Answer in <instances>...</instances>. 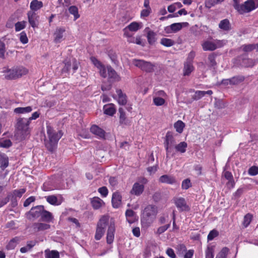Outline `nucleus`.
Here are the masks:
<instances>
[{
	"label": "nucleus",
	"mask_w": 258,
	"mask_h": 258,
	"mask_svg": "<svg viewBox=\"0 0 258 258\" xmlns=\"http://www.w3.org/2000/svg\"><path fill=\"white\" fill-rule=\"evenodd\" d=\"M47 134L48 139L45 141V145L47 149L52 152L62 137V133L61 131L56 132L51 126H47Z\"/></svg>",
	"instance_id": "f257e3e1"
},
{
	"label": "nucleus",
	"mask_w": 258,
	"mask_h": 258,
	"mask_svg": "<svg viewBox=\"0 0 258 258\" xmlns=\"http://www.w3.org/2000/svg\"><path fill=\"white\" fill-rule=\"evenodd\" d=\"M158 213V208L153 205L147 206L143 212L141 219L144 226L149 227L155 220Z\"/></svg>",
	"instance_id": "f03ea898"
},
{
	"label": "nucleus",
	"mask_w": 258,
	"mask_h": 258,
	"mask_svg": "<svg viewBox=\"0 0 258 258\" xmlns=\"http://www.w3.org/2000/svg\"><path fill=\"white\" fill-rule=\"evenodd\" d=\"M225 44L224 40L213 39L212 37L204 41L202 44V47L204 51H214L218 48L224 46Z\"/></svg>",
	"instance_id": "7ed1b4c3"
},
{
	"label": "nucleus",
	"mask_w": 258,
	"mask_h": 258,
	"mask_svg": "<svg viewBox=\"0 0 258 258\" xmlns=\"http://www.w3.org/2000/svg\"><path fill=\"white\" fill-rule=\"evenodd\" d=\"M30 122L27 119V118H19L17 119L15 127L22 135L25 136L30 133Z\"/></svg>",
	"instance_id": "20e7f679"
},
{
	"label": "nucleus",
	"mask_w": 258,
	"mask_h": 258,
	"mask_svg": "<svg viewBox=\"0 0 258 258\" xmlns=\"http://www.w3.org/2000/svg\"><path fill=\"white\" fill-rule=\"evenodd\" d=\"M164 144L167 157L170 154H171L172 156H174L175 154L172 152V151L173 147L175 146V140L170 132L167 133Z\"/></svg>",
	"instance_id": "39448f33"
},
{
	"label": "nucleus",
	"mask_w": 258,
	"mask_h": 258,
	"mask_svg": "<svg viewBox=\"0 0 258 258\" xmlns=\"http://www.w3.org/2000/svg\"><path fill=\"white\" fill-rule=\"evenodd\" d=\"M132 63L143 71L151 72L154 70V66L150 62L146 61L142 59H133Z\"/></svg>",
	"instance_id": "423d86ee"
},
{
	"label": "nucleus",
	"mask_w": 258,
	"mask_h": 258,
	"mask_svg": "<svg viewBox=\"0 0 258 258\" xmlns=\"http://www.w3.org/2000/svg\"><path fill=\"white\" fill-rule=\"evenodd\" d=\"M142 182V183L136 182L133 184L132 188L130 191V194L131 195L139 196L142 194L145 188L144 184L147 183V180L146 178H143Z\"/></svg>",
	"instance_id": "0eeeda50"
},
{
	"label": "nucleus",
	"mask_w": 258,
	"mask_h": 258,
	"mask_svg": "<svg viewBox=\"0 0 258 258\" xmlns=\"http://www.w3.org/2000/svg\"><path fill=\"white\" fill-rule=\"evenodd\" d=\"M174 203L180 212L188 211L190 210L189 206L187 205L185 200L183 198H175L174 199Z\"/></svg>",
	"instance_id": "6e6552de"
},
{
	"label": "nucleus",
	"mask_w": 258,
	"mask_h": 258,
	"mask_svg": "<svg viewBox=\"0 0 258 258\" xmlns=\"http://www.w3.org/2000/svg\"><path fill=\"white\" fill-rule=\"evenodd\" d=\"M254 9H255L254 7L253 6V4H252L251 0H247L243 4H241L237 11L240 14H243L245 13H249Z\"/></svg>",
	"instance_id": "1a4fd4ad"
},
{
	"label": "nucleus",
	"mask_w": 258,
	"mask_h": 258,
	"mask_svg": "<svg viewBox=\"0 0 258 258\" xmlns=\"http://www.w3.org/2000/svg\"><path fill=\"white\" fill-rule=\"evenodd\" d=\"M188 23H173L171 25L167 26L165 28L164 31L166 33L170 34L172 33H176L177 32L180 31L182 28L183 25H187Z\"/></svg>",
	"instance_id": "9d476101"
},
{
	"label": "nucleus",
	"mask_w": 258,
	"mask_h": 258,
	"mask_svg": "<svg viewBox=\"0 0 258 258\" xmlns=\"http://www.w3.org/2000/svg\"><path fill=\"white\" fill-rule=\"evenodd\" d=\"M28 22L32 27L35 28L37 27L39 16L37 14L33 11H28L27 13Z\"/></svg>",
	"instance_id": "9b49d317"
},
{
	"label": "nucleus",
	"mask_w": 258,
	"mask_h": 258,
	"mask_svg": "<svg viewBox=\"0 0 258 258\" xmlns=\"http://www.w3.org/2000/svg\"><path fill=\"white\" fill-rule=\"evenodd\" d=\"M90 132L98 139H105V131L96 125H93L90 127Z\"/></svg>",
	"instance_id": "f8f14e48"
},
{
	"label": "nucleus",
	"mask_w": 258,
	"mask_h": 258,
	"mask_svg": "<svg viewBox=\"0 0 258 258\" xmlns=\"http://www.w3.org/2000/svg\"><path fill=\"white\" fill-rule=\"evenodd\" d=\"M114 232H115V225L114 223L111 222L108 227L107 233V242L108 244H111L113 241L114 237Z\"/></svg>",
	"instance_id": "ddd939ff"
},
{
	"label": "nucleus",
	"mask_w": 258,
	"mask_h": 258,
	"mask_svg": "<svg viewBox=\"0 0 258 258\" xmlns=\"http://www.w3.org/2000/svg\"><path fill=\"white\" fill-rule=\"evenodd\" d=\"M107 76L108 78L112 81H119L120 80V77L117 74L116 71L112 68L110 66L107 67Z\"/></svg>",
	"instance_id": "4468645a"
},
{
	"label": "nucleus",
	"mask_w": 258,
	"mask_h": 258,
	"mask_svg": "<svg viewBox=\"0 0 258 258\" xmlns=\"http://www.w3.org/2000/svg\"><path fill=\"white\" fill-rule=\"evenodd\" d=\"M121 196L118 192L113 194L112 197V204L113 208H118L121 204Z\"/></svg>",
	"instance_id": "2eb2a0df"
},
{
	"label": "nucleus",
	"mask_w": 258,
	"mask_h": 258,
	"mask_svg": "<svg viewBox=\"0 0 258 258\" xmlns=\"http://www.w3.org/2000/svg\"><path fill=\"white\" fill-rule=\"evenodd\" d=\"M3 72L4 73L5 78L7 80H13L17 79V76L15 69H10L4 68Z\"/></svg>",
	"instance_id": "dca6fc26"
},
{
	"label": "nucleus",
	"mask_w": 258,
	"mask_h": 258,
	"mask_svg": "<svg viewBox=\"0 0 258 258\" xmlns=\"http://www.w3.org/2000/svg\"><path fill=\"white\" fill-rule=\"evenodd\" d=\"M44 207L43 206H37L31 208L29 214L34 218H38L41 216Z\"/></svg>",
	"instance_id": "f3484780"
},
{
	"label": "nucleus",
	"mask_w": 258,
	"mask_h": 258,
	"mask_svg": "<svg viewBox=\"0 0 258 258\" xmlns=\"http://www.w3.org/2000/svg\"><path fill=\"white\" fill-rule=\"evenodd\" d=\"M119 113V123L121 125H128L130 124V121L126 117L125 113L122 108H119L118 109Z\"/></svg>",
	"instance_id": "a211bd4d"
},
{
	"label": "nucleus",
	"mask_w": 258,
	"mask_h": 258,
	"mask_svg": "<svg viewBox=\"0 0 258 258\" xmlns=\"http://www.w3.org/2000/svg\"><path fill=\"white\" fill-rule=\"evenodd\" d=\"M159 181L163 183L172 184L176 182V179L173 176L165 174L160 177Z\"/></svg>",
	"instance_id": "6ab92c4d"
},
{
	"label": "nucleus",
	"mask_w": 258,
	"mask_h": 258,
	"mask_svg": "<svg viewBox=\"0 0 258 258\" xmlns=\"http://www.w3.org/2000/svg\"><path fill=\"white\" fill-rule=\"evenodd\" d=\"M32 227L35 232H39L49 229L50 226L46 223H35L33 224Z\"/></svg>",
	"instance_id": "aec40b11"
},
{
	"label": "nucleus",
	"mask_w": 258,
	"mask_h": 258,
	"mask_svg": "<svg viewBox=\"0 0 258 258\" xmlns=\"http://www.w3.org/2000/svg\"><path fill=\"white\" fill-rule=\"evenodd\" d=\"M103 111L105 114L113 116L116 112V109L114 105L110 103L106 104L103 106Z\"/></svg>",
	"instance_id": "412c9836"
},
{
	"label": "nucleus",
	"mask_w": 258,
	"mask_h": 258,
	"mask_svg": "<svg viewBox=\"0 0 258 258\" xmlns=\"http://www.w3.org/2000/svg\"><path fill=\"white\" fill-rule=\"evenodd\" d=\"M91 203L94 209H99L104 205L105 203L103 200L98 197H94L91 199Z\"/></svg>",
	"instance_id": "4be33fe9"
},
{
	"label": "nucleus",
	"mask_w": 258,
	"mask_h": 258,
	"mask_svg": "<svg viewBox=\"0 0 258 258\" xmlns=\"http://www.w3.org/2000/svg\"><path fill=\"white\" fill-rule=\"evenodd\" d=\"M147 32V39L148 43L152 45L156 41V34L153 31L150 30L149 28L147 27L145 30Z\"/></svg>",
	"instance_id": "5701e85b"
},
{
	"label": "nucleus",
	"mask_w": 258,
	"mask_h": 258,
	"mask_svg": "<svg viewBox=\"0 0 258 258\" xmlns=\"http://www.w3.org/2000/svg\"><path fill=\"white\" fill-rule=\"evenodd\" d=\"M43 6V3L41 1H39L38 0H33L30 3V11L35 12V11H37L42 8Z\"/></svg>",
	"instance_id": "b1692460"
},
{
	"label": "nucleus",
	"mask_w": 258,
	"mask_h": 258,
	"mask_svg": "<svg viewBox=\"0 0 258 258\" xmlns=\"http://www.w3.org/2000/svg\"><path fill=\"white\" fill-rule=\"evenodd\" d=\"M9 158L4 154H0V168L4 170L9 166Z\"/></svg>",
	"instance_id": "393cba45"
},
{
	"label": "nucleus",
	"mask_w": 258,
	"mask_h": 258,
	"mask_svg": "<svg viewBox=\"0 0 258 258\" xmlns=\"http://www.w3.org/2000/svg\"><path fill=\"white\" fill-rule=\"evenodd\" d=\"M116 92L118 96V103L120 105H125L127 102L126 96L125 94H123L120 89H117Z\"/></svg>",
	"instance_id": "a878e982"
},
{
	"label": "nucleus",
	"mask_w": 258,
	"mask_h": 258,
	"mask_svg": "<svg viewBox=\"0 0 258 258\" xmlns=\"http://www.w3.org/2000/svg\"><path fill=\"white\" fill-rule=\"evenodd\" d=\"M32 111V107L28 106L25 107H17L14 109V112L17 114H26Z\"/></svg>",
	"instance_id": "bb28decb"
},
{
	"label": "nucleus",
	"mask_w": 258,
	"mask_h": 258,
	"mask_svg": "<svg viewBox=\"0 0 258 258\" xmlns=\"http://www.w3.org/2000/svg\"><path fill=\"white\" fill-rule=\"evenodd\" d=\"M194 67L192 63L189 61L185 62L183 68V75L188 76L194 71Z\"/></svg>",
	"instance_id": "cd10ccee"
},
{
	"label": "nucleus",
	"mask_w": 258,
	"mask_h": 258,
	"mask_svg": "<svg viewBox=\"0 0 258 258\" xmlns=\"http://www.w3.org/2000/svg\"><path fill=\"white\" fill-rule=\"evenodd\" d=\"M219 27L223 31H229L231 29L229 21L227 19L221 20L219 24Z\"/></svg>",
	"instance_id": "c85d7f7f"
},
{
	"label": "nucleus",
	"mask_w": 258,
	"mask_h": 258,
	"mask_svg": "<svg viewBox=\"0 0 258 258\" xmlns=\"http://www.w3.org/2000/svg\"><path fill=\"white\" fill-rule=\"evenodd\" d=\"M187 144L185 142H181L177 145H175L174 148L177 152L183 154L186 152Z\"/></svg>",
	"instance_id": "c756f323"
},
{
	"label": "nucleus",
	"mask_w": 258,
	"mask_h": 258,
	"mask_svg": "<svg viewBox=\"0 0 258 258\" xmlns=\"http://www.w3.org/2000/svg\"><path fill=\"white\" fill-rule=\"evenodd\" d=\"M65 31L66 30L63 28H58L56 29L54 33V41L56 43L60 42V40L63 37V33L65 32Z\"/></svg>",
	"instance_id": "7c9ffc66"
},
{
	"label": "nucleus",
	"mask_w": 258,
	"mask_h": 258,
	"mask_svg": "<svg viewBox=\"0 0 258 258\" xmlns=\"http://www.w3.org/2000/svg\"><path fill=\"white\" fill-rule=\"evenodd\" d=\"M46 201L52 205L58 206L61 204V202L59 201L57 198L54 195H51L45 197Z\"/></svg>",
	"instance_id": "2f4dec72"
},
{
	"label": "nucleus",
	"mask_w": 258,
	"mask_h": 258,
	"mask_svg": "<svg viewBox=\"0 0 258 258\" xmlns=\"http://www.w3.org/2000/svg\"><path fill=\"white\" fill-rule=\"evenodd\" d=\"M41 218L42 221L49 222L53 219V216L50 212L46 211L43 209V212H42L41 215Z\"/></svg>",
	"instance_id": "473e14b6"
},
{
	"label": "nucleus",
	"mask_w": 258,
	"mask_h": 258,
	"mask_svg": "<svg viewBox=\"0 0 258 258\" xmlns=\"http://www.w3.org/2000/svg\"><path fill=\"white\" fill-rule=\"evenodd\" d=\"M69 13L74 16V20L79 19L80 15L79 13L78 8L75 6H72L68 8Z\"/></svg>",
	"instance_id": "72a5a7b5"
},
{
	"label": "nucleus",
	"mask_w": 258,
	"mask_h": 258,
	"mask_svg": "<svg viewBox=\"0 0 258 258\" xmlns=\"http://www.w3.org/2000/svg\"><path fill=\"white\" fill-rule=\"evenodd\" d=\"M108 221L109 218L108 216H102L99 219L97 223V226L100 228H103L105 230L106 227L108 225Z\"/></svg>",
	"instance_id": "f704fd0d"
},
{
	"label": "nucleus",
	"mask_w": 258,
	"mask_h": 258,
	"mask_svg": "<svg viewBox=\"0 0 258 258\" xmlns=\"http://www.w3.org/2000/svg\"><path fill=\"white\" fill-rule=\"evenodd\" d=\"M44 253L45 258H60L59 252L56 250L46 249Z\"/></svg>",
	"instance_id": "c9c22d12"
},
{
	"label": "nucleus",
	"mask_w": 258,
	"mask_h": 258,
	"mask_svg": "<svg viewBox=\"0 0 258 258\" xmlns=\"http://www.w3.org/2000/svg\"><path fill=\"white\" fill-rule=\"evenodd\" d=\"M130 31L136 32L142 27V23L133 22L126 27Z\"/></svg>",
	"instance_id": "e433bc0d"
},
{
	"label": "nucleus",
	"mask_w": 258,
	"mask_h": 258,
	"mask_svg": "<svg viewBox=\"0 0 258 258\" xmlns=\"http://www.w3.org/2000/svg\"><path fill=\"white\" fill-rule=\"evenodd\" d=\"M25 188H21L19 189H15L14 190L12 193V198H21L22 195L26 192Z\"/></svg>",
	"instance_id": "4c0bfd02"
},
{
	"label": "nucleus",
	"mask_w": 258,
	"mask_h": 258,
	"mask_svg": "<svg viewBox=\"0 0 258 258\" xmlns=\"http://www.w3.org/2000/svg\"><path fill=\"white\" fill-rule=\"evenodd\" d=\"M17 78L22 77L23 75H26L28 73V70L23 67H19L14 68Z\"/></svg>",
	"instance_id": "58836bf2"
},
{
	"label": "nucleus",
	"mask_w": 258,
	"mask_h": 258,
	"mask_svg": "<svg viewBox=\"0 0 258 258\" xmlns=\"http://www.w3.org/2000/svg\"><path fill=\"white\" fill-rule=\"evenodd\" d=\"M184 126V123L180 120L176 121L174 124V127L176 129V131L178 133H181L183 132Z\"/></svg>",
	"instance_id": "ea45409f"
},
{
	"label": "nucleus",
	"mask_w": 258,
	"mask_h": 258,
	"mask_svg": "<svg viewBox=\"0 0 258 258\" xmlns=\"http://www.w3.org/2000/svg\"><path fill=\"white\" fill-rule=\"evenodd\" d=\"M19 241V238L17 237H16L12 239H11L9 243L7 245V248L8 249H14L17 245V243Z\"/></svg>",
	"instance_id": "a19ab883"
},
{
	"label": "nucleus",
	"mask_w": 258,
	"mask_h": 258,
	"mask_svg": "<svg viewBox=\"0 0 258 258\" xmlns=\"http://www.w3.org/2000/svg\"><path fill=\"white\" fill-rule=\"evenodd\" d=\"M105 231V230L103 228H100L97 226L95 235V239L97 240H100L104 234Z\"/></svg>",
	"instance_id": "79ce46f5"
},
{
	"label": "nucleus",
	"mask_w": 258,
	"mask_h": 258,
	"mask_svg": "<svg viewBox=\"0 0 258 258\" xmlns=\"http://www.w3.org/2000/svg\"><path fill=\"white\" fill-rule=\"evenodd\" d=\"M244 80V77L242 76H235L230 79L231 85H237L243 82Z\"/></svg>",
	"instance_id": "37998d69"
},
{
	"label": "nucleus",
	"mask_w": 258,
	"mask_h": 258,
	"mask_svg": "<svg viewBox=\"0 0 258 258\" xmlns=\"http://www.w3.org/2000/svg\"><path fill=\"white\" fill-rule=\"evenodd\" d=\"M160 43L166 47H170L174 45V41L169 38H163L160 40Z\"/></svg>",
	"instance_id": "c03bdc74"
},
{
	"label": "nucleus",
	"mask_w": 258,
	"mask_h": 258,
	"mask_svg": "<svg viewBox=\"0 0 258 258\" xmlns=\"http://www.w3.org/2000/svg\"><path fill=\"white\" fill-rule=\"evenodd\" d=\"M241 48L244 52H248L255 49V44H244L241 46Z\"/></svg>",
	"instance_id": "a18cd8bd"
},
{
	"label": "nucleus",
	"mask_w": 258,
	"mask_h": 258,
	"mask_svg": "<svg viewBox=\"0 0 258 258\" xmlns=\"http://www.w3.org/2000/svg\"><path fill=\"white\" fill-rule=\"evenodd\" d=\"M229 249L227 247H223L217 254L216 258H226Z\"/></svg>",
	"instance_id": "49530a36"
},
{
	"label": "nucleus",
	"mask_w": 258,
	"mask_h": 258,
	"mask_svg": "<svg viewBox=\"0 0 258 258\" xmlns=\"http://www.w3.org/2000/svg\"><path fill=\"white\" fill-rule=\"evenodd\" d=\"M206 258H214V248L213 246H208L206 251Z\"/></svg>",
	"instance_id": "de8ad7c7"
},
{
	"label": "nucleus",
	"mask_w": 258,
	"mask_h": 258,
	"mask_svg": "<svg viewBox=\"0 0 258 258\" xmlns=\"http://www.w3.org/2000/svg\"><path fill=\"white\" fill-rule=\"evenodd\" d=\"M224 0H206L205 6L207 8H210L215 5L223 2Z\"/></svg>",
	"instance_id": "09e8293b"
},
{
	"label": "nucleus",
	"mask_w": 258,
	"mask_h": 258,
	"mask_svg": "<svg viewBox=\"0 0 258 258\" xmlns=\"http://www.w3.org/2000/svg\"><path fill=\"white\" fill-rule=\"evenodd\" d=\"M134 214L135 212L132 210L129 209L126 211L125 215L126 219L130 223H133Z\"/></svg>",
	"instance_id": "8fccbe9b"
},
{
	"label": "nucleus",
	"mask_w": 258,
	"mask_h": 258,
	"mask_svg": "<svg viewBox=\"0 0 258 258\" xmlns=\"http://www.w3.org/2000/svg\"><path fill=\"white\" fill-rule=\"evenodd\" d=\"M252 218V216L250 214H247L244 217L243 225L245 227H247L250 223Z\"/></svg>",
	"instance_id": "3c124183"
},
{
	"label": "nucleus",
	"mask_w": 258,
	"mask_h": 258,
	"mask_svg": "<svg viewBox=\"0 0 258 258\" xmlns=\"http://www.w3.org/2000/svg\"><path fill=\"white\" fill-rule=\"evenodd\" d=\"M26 21H22L21 22H18L15 24V30L16 31H20L25 28L26 25Z\"/></svg>",
	"instance_id": "603ef678"
},
{
	"label": "nucleus",
	"mask_w": 258,
	"mask_h": 258,
	"mask_svg": "<svg viewBox=\"0 0 258 258\" xmlns=\"http://www.w3.org/2000/svg\"><path fill=\"white\" fill-rule=\"evenodd\" d=\"M153 102L156 106H161L165 103V100L163 98L156 97L153 98Z\"/></svg>",
	"instance_id": "864d4df0"
},
{
	"label": "nucleus",
	"mask_w": 258,
	"mask_h": 258,
	"mask_svg": "<svg viewBox=\"0 0 258 258\" xmlns=\"http://www.w3.org/2000/svg\"><path fill=\"white\" fill-rule=\"evenodd\" d=\"M19 39L20 42L23 44H26L28 42V39L26 33L25 31H22L19 34Z\"/></svg>",
	"instance_id": "5fc2aeb1"
},
{
	"label": "nucleus",
	"mask_w": 258,
	"mask_h": 258,
	"mask_svg": "<svg viewBox=\"0 0 258 258\" xmlns=\"http://www.w3.org/2000/svg\"><path fill=\"white\" fill-rule=\"evenodd\" d=\"M242 63L245 67H251L254 66L253 60L250 58L243 59Z\"/></svg>",
	"instance_id": "6e6d98bb"
},
{
	"label": "nucleus",
	"mask_w": 258,
	"mask_h": 258,
	"mask_svg": "<svg viewBox=\"0 0 258 258\" xmlns=\"http://www.w3.org/2000/svg\"><path fill=\"white\" fill-rule=\"evenodd\" d=\"M6 47L5 44L2 41H0V58L4 59L5 58Z\"/></svg>",
	"instance_id": "4d7b16f0"
},
{
	"label": "nucleus",
	"mask_w": 258,
	"mask_h": 258,
	"mask_svg": "<svg viewBox=\"0 0 258 258\" xmlns=\"http://www.w3.org/2000/svg\"><path fill=\"white\" fill-rule=\"evenodd\" d=\"M219 235V232L216 230L213 229L209 233L207 239L209 241L212 240L215 237Z\"/></svg>",
	"instance_id": "13d9d810"
},
{
	"label": "nucleus",
	"mask_w": 258,
	"mask_h": 258,
	"mask_svg": "<svg viewBox=\"0 0 258 258\" xmlns=\"http://www.w3.org/2000/svg\"><path fill=\"white\" fill-rule=\"evenodd\" d=\"M191 186L190 180L187 178L183 180L182 182L181 187L182 189H187Z\"/></svg>",
	"instance_id": "bf43d9fd"
},
{
	"label": "nucleus",
	"mask_w": 258,
	"mask_h": 258,
	"mask_svg": "<svg viewBox=\"0 0 258 258\" xmlns=\"http://www.w3.org/2000/svg\"><path fill=\"white\" fill-rule=\"evenodd\" d=\"M204 96L203 91H197L192 96V98L195 100H198Z\"/></svg>",
	"instance_id": "052dcab7"
},
{
	"label": "nucleus",
	"mask_w": 258,
	"mask_h": 258,
	"mask_svg": "<svg viewBox=\"0 0 258 258\" xmlns=\"http://www.w3.org/2000/svg\"><path fill=\"white\" fill-rule=\"evenodd\" d=\"M97 69L99 70V73L102 77H103V78L107 77V73H106V72H107V68H106L105 67V66L103 64H102L101 66L100 67H99Z\"/></svg>",
	"instance_id": "680f3d73"
},
{
	"label": "nucleus",
	"mask_w": 258,
	"mask_h": 258,
	"mask_svg": "<svg viewBox=\"0 0 258 258\" xmlns=\"http://www.w3.org/2000/svg\"><path fill=\"white\" fill-rule=\"evenodd\" d=\"M12 145V142L10 140H5L0 141V147L9 148Z\"/></svg>",
	"instance_id": "e2e57ef3"
},
{
	"label": "nucleus",
	"mask_w": 258,
	"mask_h": 258,
	"mask_svg": "<svg viewBox=\"0 0 258 258\" xmlns=\"http://www.w3.org/2000/svg\"><path fill=\"white\" fill-rule=\"evenodd\" d=\"M102 197H106L108 194V190L106 186H102L98 189Z\"/></svg>",
	"instance_id": "0e129e2a"
},
{
	"label": "nucleus",
	"mask_w": 258,
	"mask_h": 258,
	"mask_svg": "<svg viewBox=\"0 0 258 258\" xmlns=\"http://www.w3.org/2000/svg\"><path fill=\"white\" fill-rule=\"evenodd\" d=\"M72 67V62L71 61H67L64 62V66L62 69V72L68 73L71 70Z\"/></svg>",
	"instance_id": "69168bd1"
},
{
	"label": "nucleus",
	"mask_w": 258,
	"mask_h": 258,
	"mask_svg": "<svg viewBox=\"0 0 258 258\" xmlns=\"http://www.w3.org/2000/svg\"><path fill=\"white\" fill-rule=\"evenodd\" d=\"M248 173L249 175L252 176L257 175L258 174V167L255 166L251 167L248 169Z\"/></svg>",
	"instance_id": "338daca9"
},
{
	"label": "nucleus",
	"mask_w": 258,
	"mask_h": 258,
	"mask_svg": "<svg viewBox=\"0 0 258 258\" xmlns=\"http://www.w3.org/2000/svg\"><path fill=\"white\" fill-rule=\"evenodd\" d=\"M151 12V8H146L142 10L141 12V17H148Z\"/></svg>",
	"instance_id": "774afa93"
}]
</instances>
